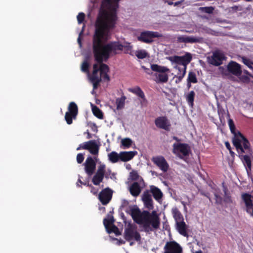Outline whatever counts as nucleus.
Masks as SVG:
<instances>
[{
    "label": "nucleus",
    "mask_w": 253,
    "mask_h": 253,
    "mask_svg": "<svg viewBox=\"0 0 253 253\" xmlns=\"http://www.w3.org/2000/svg\"><path fill=\"white\" fill-rule=\"evenodd\" d=\"M117 20L115 11L100 9L95 24V32L93 38V50L95 60L100 64L93 66V72L89 80L94 89L97 88L102 79L109 81L108 66L103 64L110 56L122 51L124 46L118 42H112L105 44L111 38Z\"/></svg>",
    "instance_id": "1"
},
{
    "label": "nucleus",
    "mask_w": 253,
    "mask_h": 253,
    "mask_svg": "<svg viewBox=\"0 0 253 253\" xmlns=\"http://www.w3.org/2000/svg\"><path fill=\"white\" fill-rule=\"evenodd\" d=\"M128 205V201L122 200V207L125 208L126 212L131 215L136 223L142 226L144 231L149 233L159 228L160 219L156 211H153L151 213L146 211L141 212L137 206H127Z\"/></svg>",
    "instance_id": "2"
},
{
    "label": "nucleus",
    "mask_w": 253,
    "mask_h": 253,
    "mask_svg": "<svg viewBox=\"0 0 253 253\" xmlns=\"http://www.w3.org/2000/svg\"><path fill=\"white\" fill-rule=\"evenodd\" d=\"M228 125L230 131L234 134L232 142L239 153H245L243 156L244 163L248 175H253V169L250 160L251 150L248 140L239 132L236 131L235 126L233 120H228Z\"/></svg>",
    "instance_id": "3"
},
{
    "label": "nucleus",
    "mask_w": 253,
    "mask_h": 253,
    "mask_svg": "<svg viewBox=\"0 0 253 253\" xmlns=\"http://www.w3.org/2000/svg\"><path fill=\"white\" fill-rule=\"evenodd\" d=\"M192 58L191 54L186 52L184 55H174L169 56L167 59L170 61L173 65V68L177 71L176 74L173 78H176L175 83H179L184 77L186 73L187 66L190 62Z\"/></svg>",
    "instance_id": "4"
},
{
    "label": "nucleus",
    "mask_w": 253,
    "mask_h": 253,
    "mask_svg": "<svg viewBox=\"0 0 253 253\" xmlns=\"http://www.w3.org/2000/svg\"><path fill=\"white\" fill-rule=\"evenodd\" d=\"M151 70L155 72L154 76L155 81L157 83H166L169 79V73L170 72V69L167 67L159 65L158 64H151Z\"/></svg>",
    "instance_id": "5"
},
{
    "label": "nucleus",
    "mask_w": 253,
    "mask_h": 253,
    "mask_svg": "<svg viewBox=\"0 0 253 253\" xmlns=\"http://www.w3.org/2000/svg\"><path fill=\"white\" fill-rule=\"evenodd\" d=\"M120 0H90L93 4V7H97L100 1L101 4L100 9H106L107 10L116 12L118 7V1Z\"/></svg>",
    "instance_id": "6"
},
{
    "label": "nucleus",
    "mask_w": 253,
    "mask_h": 253,
    "mask_svg": "<svg viewBox=\"0 0 253 253\" xmlns=\"http://www.w3.org/2000/svg\"><path fill=\"white\" fill-rule=\"evenodd\" d=\"M125 239L127 241L134 240L136 242H140L141 236L137 231L135 225L129 224L125 229L124 232Z\"/></svg>",
    "instance_id": "7"
},
{
    "label": "nucleus",
    "mask_w": 253,
    "mask_h": 253,
    "mask_svg": "<svg viewBox=\"0 0 253 253\" xmlns=\"http://www.w3.org/2000/svg\"><path fill=\"white\" fill-rule=\"evenodd\" d=\"M190 151V148L187 144L175 143L173 144L172 152L180 159L188 156Z\"/></svg>",
    "instance_id": "8"
},
{
    "label": "nucleus",
    "mask_w": 253,
    "mask_h": 253,
    "mask_svg": "<svg viewBox=\"0 0 253 253\" xmlns=\"http://www.w3.org/2000/svg\"><path fill=\"white\" fill-rule=\"evenodd\" d=\"M163 37L162 34L154 31H145L141 32L137 37V39L141 42L151 43L153 42L155 38H161Z\"/></svg>",
    "instance_id": "9"
},
{
    "label": "nucleus",
    "mask_w": 253,
    "mask_h": 253,
    "mask_svg": "<svg viewBox=\"0 0 253 253\" xmlns=\"http://www.w3.org/2000/svg\"><path fill=\"white\" fill-rule=\"evenodd\" d=\"M78 107L74 102L70 103L68 106V112L65 114V119L68 125L72 123V119H75L78 114Z\"/></svg>",
    "instance_id": "10"
},
{
    "label": "nucleus",
    "mask_w": 253,
    "mask_h": 253,
    "mask_svg": "<svg viewBox=\"0 0 253 253\" xmlns=\"http://www.w3.org/2000/svg\"><path fill=\"white\" fill-rule=\"evenodd\" d=\"M153 163L164 172H166L169 169V165L162 156H157L152 158Z\"/></svg>",
    "instance_id": "11"
},
{
    "label": "nucleus",
    "mask_w": 253,
    "mask_h": 253,
    "mask_svg": "<svg viewBox=\"0 0 253 253\" xmlns=\"http://www.w3.org/2000/svg\"><path fill=\"white\" fill-rule=\"evenodd\" d=\"M242 198L245 203L247 212L253 216V195L244 193L242 194Z\"/></svg>",
    "instance_id": "12"
},
{
    "label": "nucleus",
    "mask_w": 253,
    "mask_h": 253,
    "mask_svg": "<svg viewBox=\"0 0 253 253\" xmlns=\"http://www.w3.org/2000/svg\"><path fill=\"white\" fill-rule=\"evenodd\" d=\"M164 250V253H182V252L181 246L175 241L167 242Z\"/></svg>",
    "instance_id": "13"
},
{
    "label": "nucleus",
    "mask_w": 253,
    "mask_h": 253,
    "mask_svg": "<svg viewBox=\"0 0 253 253\" xmlns=\"http://www.w3.org/2000/svg\"><path fill=\"white\" fill-rule=\"evenodd\" d=\"M84 165V170L86 174L89 176H91L96 168V163L94 159L91 156L88 157Z\"/></svg>",
    "instance_id": "14"
},
{
    "label": "nucleus",
    "mask_w": 253,
    "mask_h": 253,
    "mask_svg": "<svg viewBox=\"0 0 253 253\" xmlns=\"http://www.w3.org/2000/svg\"><path fill=\"white\" fill-rule=\"evenodd\" d=\"M114 219L112 215H108L107 217L103 220V224L108 233H115L118 231L117 227L113 225Z\"/></svg>",
    "instance_id": "15"
},
{
    "label": "nucleus",
    "mask_w": 253,
    "mask_h": 253,
    "mask_svg": "<svg viewBox=\"0 0 253 253\" xmlns=\"http://www.w3.org/2000/svg\"><path fill=\"white\" fill-rule=\"evenodd\" d=\"M223 59L224 55L222 53L215 51L211 56L208 57V62L210 64L217 66L222 64Z\"/></svg>",
    "instance_id": "16"
},
{
    "label": "nucleus",
    "mask_w": 253,
    "mask_h": 253,
    "mask_svg": "<svg viewBox=\"0 0 253 253\" xmlns=\"http://www.w3.org/2000/svg\"><path fill=\"white\" fill-rule=\"evenodd\" d=\"M112 191L109 188L103 189L98 195V198L101 203L105 205L107 204L111 200Z\"/></svg>",
    "instance_id": "17"
},
{
    "label": "nucleus",
    "mask_w": 253,
    "mask_h": 253,
    "mask_svg": "<svg viewBox=\"0 0 253 253\" xmlns=\"http://www.w3.org/2000/svg\"><path fill=\"white\" fill-rule=\"evenodd\" d=\"M144 186V181L141 179L139 182H134L129 187L130 194L134 197H137L141 192V189Z\"/></svg>",
    "instance_id": "18"
},
{
    "label": "nucleus",
    "mask_w": 253,
    "mask_h": 253,
    "mask_svg": "<svg viewBox=\"0 0 253 253\" xmlns=\"http://www.w3.org/2000/svg\"><path fill=\"white\" fill-rule=\"evenodd\" d=\"M227 69L229 72L232 73L235 76H239L241 75L242 71L240 65L237 63L231 61L227 66Z\"/></svg>",
    "instance_id": "19"
},
{
    "label": "nucleus",
    "mask_w": 253,
    "mask_h": 253,
    "mask_svg": "<svg viewBox=\"0 0 253 253\" xmlns=\"http://www.w3.org/2000/svg\"><path fill=\"white\" fill-rule=\"evenodd\" d=\"M178 41L180 42L185 43H196L200 42L203 39L199 37L181 36L177 38Z\"/></svg>",
    "instance_id": "20"
},
{
    "label": "nucleus",
    "mask_w": 253,
    "mask_h": 253,
    "mask_svg": "<svg viewBox=\"0 0 253 253\" xmlns=\"http://www.w3.org/2000/svg\"><path fill=\"white\" fill-rule=\"evenodd\" d=\"M137 154L136 151H122L120 152V161L122 162H127L133 158Z\"/></svg>",
    "instance_id": "21"
},
{
    "label": "nucleus",
    "mask_w": 253,
    "mask_h": 253,
    "mask_svg": "<svg viewBox=\"0 0 253 253\" xmlns=\"http://www.w3.org/2000/svg\"><path fill=\"white\" fill-rule=\"evenodd\" d=\"M175 228L177 231L182 236L187 237L188 235V226L183 221L175 223Z\"/></svg>",
    "instance_id": "22"
},
{
    "label": "nucleus",
    "mask_w": 253,
    "mask_h": 253,
    "mask_svg": "<svg viewBox=\"0 0 253 253\" xmlns=\"http://www.w3.org/2000/svg\"><path fill=\"white\" fill-rule=\"evenodd\" d=\"M155 125L157 127L165 130H168L170 126L168 119L165 117L157 118L155 120Z\"/></svg>",
    "instance_id": "23"
},
{
    "label": "nucleus",
    "mask_w": 253,
    "mask_h": 253,
    "mask_svg": "<svg viewBox=\"0 0 253 253\" xmlns=\"http://www.w3.org/2000/svg\"><path fill=\"white\" fill-rule=\"evenodd\" d=\"M142 198L145 207L149 210H152L153 205L151 194L148 191L145 192L143 194Z\"/></svg>",
    "instance_id": "24"
},
{
    "label": "nucleus",
    "mask_w": 253,
    "mask_h": 253,
    "mask_svg": "<svg viewBox=\"0 0 253 253\" xmlns=\"http://www.w3.org/2000/svg\"><path fill=\"white\" fill-rule=\"evenodd\" d=\"M99 144L96 140H90L87 141V147L90 153L93 155H97L98 153Z\"/></svg>",
    "instance_id": "25"
},
{
    "label": "nucleus",
    "mask_w": 253,
    "mask_h": 253,
    "mask_svg": "<svg viewBox=\"0 0 253 253\" xmlns=\"http://www.w3.org/2000/svg\"><path fill=\"white\" fill-rule=\"evenodd\" d=\"M171 212L175 223L184 220L182 214L177 208H173L171 210Z\"/></svg>",
    "instance_id": "26"
},
{
    "label": "nucleus",
    "mask_w": 253,
    "mask_h": 253,
    "mask_svg": "<svg viewBox=\"0 0 253 253\" xmlns=\"http://www.w3.org/2000/svg\"><path fill=\"white\" fill-rule=\"evenodd\" d=\"M128 90L129 92H130L133 94H135L138 97L143 99L144 101L145 100L144 93L143 91H142V90L140 88V87L136 86L134 87L129 88L128 89Z\"/></svg>",
    "instance_id": "27"
},
{
    "label": "nucleus",
    "mask_w": 253,
    "mask_h": 253,
    "mask_svg": "<svg viewBox=\"0 0 253 253\" xmlns=\"http://www.w3.org/2000/svg\"><path fill=\"white\" fill-rule=\"evenodd\" d=\"M151 191L155 200L159 201L163 196V193L161 190L153 186L151 187Z\"/></svg>",
    "instance_id": "28"
},
{
    "label": "nucleus",
    "mask_w": 253,
    "mask_h": 253,
    "mask_svg": "<svg viewBox=\"0 0 253 253\" xmlns=\"http://www.w3.org/2000/svg\"><path fill=\"white\" fill-rule=\"evenodd\" d=\"M120 153H117L115 151H112L108 154L109 161L112 163H116L120 161Z\"/></svg>",
    "instance_id": "29"
},
{
    "label": "nucleus",
    "mask_w": 253,
    "mask_h": 253,
    "mask_svg": "<svg viewBox=\"0 0 253 253\" xmlns=\"http://www.w3.org/2000/svg\"><path fill=\"white\" fill-rule=\"evenodd\" d=\"M197 83V79L195 72L190 71L189 72L187 78V86L188 87L191 86V84H195Z\"/></svg>",
    "instance_id": "30"
},
{
    "label": "nucleus",
    "mask_w": 253,
    "mask_h": 253,
    "mask_svg": "<svg viewBox=\"0 0 253 253\" xmlns=\"http://www.w3.org/2000/svg\"><path fill=\"white\" fill-rule=\"evenodd\" d=\"M104 174L96 172L92 178V182L94 185H97L102 181Z\"/></svg>",
    "instance_id": "31"
},
{
    "label": "nucleus",
    "mask_w": 253,
    "mask_h": 253,
    "mask_svg": "<svg viewBox=\"0 0 253 253\" xmlns=\"http://www.w3.org/2000/svg\"><path fill=\"white\" fill-rule=\"evenodd\" d=\"M217 112L221 123H224L225 122L224 116L226 114V111L221 106L218 104Z\"/></svg>",
    "instance_id": "32"
},
{
    "label": "nucleus",
    "mask_w": 253,
    "mask_h": 253,
    "mask_svg": "<svg viewBox=\"0 0 253 253\" xmlns=\"http://www.w3.org/2000/svg\"><path fill=\"white\" fill-rule=\"evenodd\" d=\"M195 92L193 90L190 91L188 94L186 95V99L189 105L192 107L194 103V100L195 97Z\"/></svg>",
    "instance_id": "33"
},
{
    "label": "nucleus",
    "mask_w": 253,
    "mask_h": 253,
    "mask_svg": "<svg viewBox=\"0 0 253 253\" xmlns=\"http://www.w3.org/2000/svg\"><path fill=\"white\" fill-rule=\"evenodd\" d=\"M121 143L123 149H128L131 146L132 141L130 138H125L121 140Z\"/></svg>",
    "instance_id": "34"
},
{
    "label": "nucleus",
    "mask_w": 253,
    "mask_h": 253,
    "mask_svg": "<svg viewBox=\"0 0 253 253\" xmlns=\"http://www.w3.org/2000/svg\"><path fill=\"white\" fill-rule=\"evenodd\" d=\"M126 99V97L125 96H122L121 97L116 99L117 109H122L124 107Z\"/></svg>",
    "instance_id": "35"
},
{
    "label": "nucleus",
    "mask_w": 253,
    "mask_h": 253,
    "mask_svg": "<svg viewBox=\"0 0 253 253\" xmlns=\"http://www.w3.org/2000/svg\"><path fill=\"white\" fill-rule=\"evenodd\" d=\"M135 55L139 59H144L148 55V53L145 50L141 49L136 51Z\"/></svg>",
    "instance_id": "36"
},
{
    "label": "nucleus",
    "mask_w": 253,
    "mask_h": 253,
    "mask_svg": "<svg viewBox=\"0 0 253 253\" xmlns=\"http://www.w3.org/2000/svg\"><path fill=\"white\" fill-rule=\"evenodd\" d=\"M92 112L95 116L99 119L103 118V114L101 111L96 106L92 107Z\"/></svg>",
    "instance_id": "37"
},
{
    "label": "nucleus",
    "mask_w": 253,
    "mask_h": 253,
    "mask_svg": "<svg viewBox=\"0 0 253 253\" xmlns=\"http://www.w3.org/2000/svg\"><path fill=\"white\" fill-rule=\"evenodd\" d=\"M242 60L243 63L247 66L249 68L253 70V63L250 59L245 57H243Z\"/></svg>",
    "instance_id": "38"
},
{
    "label": "nucleus",
    "mask_w": 253,
    "mask_h": 253,
    "mask_svg": "<svg viewBox=\"0 0 253 253\" xmlns=\"http://www.w3.org/2000/svg\"><path fill=\"white\" fill-rule=\"evenodd\" d=\"M130 178L132 180H138L139 181L141 180L142 178H140L138 173L136 171H132L129 174Z\"/></svg>",
    "instance_id": "39"
},
{
    "label": "nucleus",
    "mask_w": 253,
    "mask_h": 253,
    "mask_svg": "<svg viewBox=\"0 0 253 253\" xmlns=\"http://www.w3.org/2000/svg\"><path fill=\"white\" fill-rule=\"evenodd\" d=\"M88 67L89 64L87 60H85L82 64L81 70L83 72L87 73L89 75Z\"/></svg>",
    "instance_id": "40"
},
{
    "label": "nucleus",
    "mask_w": 253,
    "mask_h": 253,
    "mask_svg": "<svg viewBox=\"0 0 253 253\" xmlns=\"http://www.w3.org/2000/svg\"><path fill=\"white\" fill-rule=\"evenodd\" d=\"M214 8L211 7H200V10L203 12L211 14L212 13L213 11Z\"/></svg>",
    "instance_id": "41"
},
{
    "label": "nucleus",
    "mask_w": 253,
    "mask_h": 253,
    "mask_svg": "<svg viewBox=\"0 0 253 253\" xmlns=\"http://www.w3.org/2000/svg\"><path fill=\"white\" fill-rule=\"evenodd\" d=\"M85 15L83 12H80L77 15V20L79 24H81L83 22L84 19Z\"/></svg>",
    "instance_id": "42"
},
{
    "label": "nucleus",
    "mask_w": 253,
    "mask_h": 253,
    "mask_svg": "<svg viewBox=\"0 0 253 253\" xmlns=\"http://www.w3.org/2000/svg\"><path fill=\"white\" fill-rule=\"evenodd\" d=\"M87 142H85L84 143H83L82 144H81L79 147L77 148V151H79L81 149H85V150H86L87 148H88L87 147Z\"/></svg>",
    "instance_id": "43"
},
{
    "label": "nucleus",
    "mask_w": 253,
    "mask_h": 253,
    "mask_svg": "<svg viewBox=\"0 0 253 253\" xmlns=\"http://www.w3.org/2000/svg\"><path fill=\"white\" fill-rule=\"evenodd\" d=\"M84 160V154L82 153H79L77 156V161L78 163L81 164Z\"/></svg>",
    "instance_id": "44"
},
{
    "label": "nucleus",
    "mask_w": 253,
    "mask_h": 253,
    "mask_svg": "<svg viewBox=\"0 0 253 253\" xmlns=\"http://www.w3.org/2000/svg\"><path fill=\"white\" fill-rule=\"evenodd\" d=\"M105 169V165L104 164H101L98 168L97 172H99V173H101L104 174Z\"/></svg>",
    "instance_id": "45"
},
{
    "label": "nucleus",
    "mask_w": 253,
    "mask_h": 253,
    "mask_svg": "<svg viewBox=\"0 0 253 253\" xmlns=\"http://www.w3.org/2000/svg\"><path fill=\"white\" fill-rule=\"evenodd\" d=\"M84 26H83V28H82V31L80 32V33H79V37L78 38V42L79 43V44L80 45V47H82V43H81V35L83 34V31H84Z\"/></svg>",
    "instance_id": "46"
},
{
    "label": "nucleus",
    "mask_w": 253,
    "mask_h": 253,
    "mask_svg": "<svg viewBox=\"0 0 253 253\" xmlns=\"http://www.w3.org/2000/svg\"><path fill=\"white\" fill-rule=\"evenodd\" d=\"M141 68L145 71V73L149 75H151L152 72L151 70L148 68H146L144 66H142Z\"/></svg>",
    "instance_id": "47"
},
{
    "label": "nucleus",
    "mask_w": 253,
    "mask_h": 253,
    "mask_svg": "<svg viewBox=\"0 0 253 253\" xmlns=\"http://www.w3.org/2000/svg\"><path fill=\"white\" fill-rule=\"evenodd\" d=\"M225 146L227 148V149H228L230 151V152L231 154H234V153L231 150V147L230 143L228 142H226L225 143Z\"/></svg>",
    "instance_id": "48"
},
{
    "label": "nucleus",
    "mask_w": 253,
    "mask_h": 253,
    "mask_svg": "<svg viewBox=\"0 0 253 253\" xmlns=\"http://www.w3.org/2000/svg\"><path fill=\"white\" fill-rule=\"evenodd\" d=\"M90 192L93 195H96V194H97V193L98 192V189L95 188L94 187H93L91 186Z\"/></svg>",
    "instance_id": "49"
},
{
    "label": "nucleus",
    "mask_w": 253,
    "mask_h": 253,
    "mask_svg": "<svg viewBox=\"0 0 253 253\" xmlns=\"http://www.w3.org/2000/svg\"><path fill=\"white\" fill-rule=\"evenodd\" d=\"M181 203L182 204V205L183 206L184 209L185 210V211H187V208H186V205L187 204V203L185 202H184V201H181Z\"/></svg>",
    "instance_id": "50"
},
{
    "label": "nucleus",
    "mask_w": 253,
    "mask_h": 253,
    "mask_svg": "<svg viewBox=\"0 0 253 253\" xmlns=\"http://www.w3.org/2000/svg\"><path fill=\"white\" fill-rule=\"evenodd\" d=\"M80 182V183L81 184H83L84 185H86V183H83V182L81 181V179H80V177H79L78 180V182H77V185L78 186H79V184L78 183Z\"/></svg>",
    "instance_id": "51"
},
{
    "label": "nucleus",
    "mask_w": 253,
    "mask_h": 253,
    "mask_svg": "<svg viewBox=\"0 0 253 253\" xmlns=\"http://www.w3.org/2000/svg\"><path fill=\"white\" fill-rule=\"evenodd\" d=\"M183 1H182V0H181L180 1L175 2L174 3V5L177 6V5H179L180 3H181V2H182Z\"/></svg>",
    "instance_id": "52"
},
{
    "label": "nucleus",
    "mask_w": 253,
    "mask_h": 253,
    "mask_svg": "<svg viewBox=\"0 0 253 253\" xmlns=\"http://www.w3.org/2000/svg\"><path fill=\"white\" fill-rule=\"evenodd\" d=\"M215 196L216 197V200L217 202H220L221 201V198L219 197L217 195L215 194Z\"/></svg>",
    "instance_id": "53"
},
{
    "label": "nucleus",
    "mask_w": 253,
    "mask_h": 253,
    "mask_svg": "<svg viewBox=\"0 0 253 253\" xmlns=\"http://www.w3.org/2000/svg\"><path fill=\"white\" fill-rule=\"evenodd\" d=\"M125 243V242L124 241H123V240H120L118 241L119 245L123 244H124Z\"/></svg>",
    "instance_id": "54"
},
{
    "label": "nucleus",
    "mask_w": 253,
    "mask_h": 253,
    "mask_svg": "<svg viewBox=\"0 0 253 253\" xmlns=\"http://www.w3.org/2000/svg\"><path fill=\"white\" fill-rule=\"evenodd\" d=\"M219 69L220 70V72L223 73V71L225 69L223 67H220L219 68Z\"/></svg>",
    "instance_id": "55"
},
{
    "label": "nucleus",
    "mask_w": 253,
    "mask_h": 253,
    "mask_svg": "<svg viewBox=\"0 0 253 253\" xmlns=\"http://www.w3.org/2000/svg\"><path fill=\"white\" fill-rule=\"evenodd\" d=\"M172 138L174 140H175L177 141H180V140L176 136H173Z\"/></svg>",
    "instance_id": "56"
},
{
    "label": "nucleus",
    "mask_w": 253,
    "mask_h": 253,
    "mask_svg": "<svg viewBox=\"0 0 253 253\" xmlns=\"http://www.w3.org/2000/svg\"><path fill=\"white\" fill-rule=\"evenodd\" d=\"M130 165L129 164H127L126 165V169H130Z\"/></svg>",
    "instance_id": "57"
},
{
    "label": "nucleus",
    "mask_w": 253,
    "mask_h": 253,
    "mask_svg": "<svg viewBox=\"0 0 253 253\" xmlns=\"http://www.w3.org/2000/svg\"><path fill=\"white\" fill-rule=\"evenodd\" d=\"M168 4L169 5H172V4H174V2H171V1H169V2H168Z\"/></svg>",
    "instance_id": "58"
},
{
    "label": "nucleus",
    "mask_w": 253,
    "mask_h": 253,
    "mask_svg": "<svg viewBox=\"0 0 253 253\" xmlns=\"http://www.w3.org/2000/svg\"><path fill=\"white\" fill-rule=\"evenodd\" d=\"M94 89H94V88H93V89L92 90V91H91V94H94L95 93V91H94Z\"/></svg>",
    "instance_id": "59"
},
{
    "label": "nucleus",
    "mask_w": 253,
    "mask_h": 253,
    "mask_svg": "<svg viewBox=\"0 0 253 253\" xmlns=\"http://www.w3.org/2000/svg\"><path fill=\"white\" fill-rule=\"evenodd\" d=\"M134 243L133 242H131L130 243V246H132L133 245Z\"/></svg>",
    "instance_id": "60"
},
{
    "label": "nucleus",
    "mask_w": 253,
    "mask_h": 253,
    "mask_svg": "<svg viewBox=\"0 0 253 253\" xmlns=\"http://www.w3.org/2000/svg\"><path fill=\"white\" fill-rule=\"evenodd\" d=\"M186 32H188V33H192L193 32L191 31H186Z\"/></svg>",
    "instance_id": "61"
},
{
    "label": "nucleus",
    "mask_w": 253,
    "mask_h": 253,
    "mask_svg": "<svg viewBox=\"0 0 253 253\" xmlns=\"http://www.w3.org/2000/svg\"><path fill=\"white\" fill-rule=\"evenodd\" d=\"M105 209V208H102V210H104Z\"/></svg>",
    "instance_id": "62"
},
{
    "label": "nucleus",
    "mask_w": 253,
    "mask_h": 253,
    "mask_svg": "<svg viewBox=\"0 0 253 253\" xmlns=\"http://www.w3.org/2000/svg\"><path fill=\"white\" fill-rule=\"evenodd\" d=\"M184 0H182V1H184Z\"/></svg>",
    "instance_id": "63"
}]
</instances>
